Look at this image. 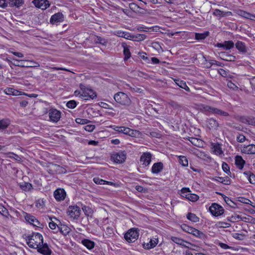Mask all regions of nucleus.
Masks as SVG:
<instances>
[{
    "mask_svg": "<svg viewBox=\"0 0 255 255\" xmlns=\"http://www.w3.org/2000/svg\"><path fill=\"white\" fill-rule=\"evenodd\" d=\"M26 243L29 247L36 249L43 244V238L41 234L38 233H32L26 237Z\"/></svg>",
    "mask_w": 255,
    "mask_h": 255,
    "instance_id": "obj_1",
    "label": "nucleus"
},
{
    "mask_svg": "<svg viewBox=\"0 0 255 255\" xmlns=\"http://www.w3.org/2000/svg\"><path fill=\"white\" fill-rule=\"evenodd\" d=\"M114 98L117 103L124 106H129L131 102L128 96L123 92H119L116 93L114 95Z\"/></svg>",
    "mask_w": 255,
    "mask_h": 255,
    "instance_id": "obj_2",
    "label": "nucleus"
},
{
    "mask_svg": "<svg viewBox=\"0 0 255 255\" xmlns=\"http://www.w3.org/2000/svg\"><path fill=\"white\" fill-rule=\"evenodd\" d=\"M139 236L138 230L137 229H129L124 236L125 240L128 243L134 242Z\"/></svg>",
    "mask_w": 255,
    "mask_h": 255,
    "instance_id": "obj_3",
    "label": "nucleus"
},
{
    "mask_svg": "<svg viewBox=\"0 0 255 255\" xmlns=\"http://www.w3.org/2000/svg\"><path fill=\"white\" fill-rule=\"evenodd\" d=\"M202 110L204 112L209 113L212 114L221 115L224 117H228L229 116L228 113L226 112L208 105H204L203 107Z\"/></svg>",
    "mask_w": 255,
    "mask_h": 255,
    "instance_id": "obj_4",
    "label": "nucleus"
},
{
    "mask_svg": "<svg viewBox=\"0 0 255 255\" xmlns=\"http://www.w3.org/2000/svg\"><path fill=\"white\" fill-rule=\"evenodd\" d=\"M66 171L65 168L56 164L52 163L48 166L47 172L52 175L65 173Z\"/></svg>",
    "mask_w": 255,
    "mask_h": 255,
    "instance_id": "obj_5",
    "label": "nucleus"
},
{
    "mask_svg": "<svg viewBox=\"0 0 255 255\" xmlns=\"http://www.w3.org/2000/svg\"><path fill=\"white\" fill-rule=\"evenodd\" d=\"M180 191L181 196L189 201L195 202L199 199V197L196 194L191 193V191L188 188L184 187Z\"/></svg>",
    "mask_w": 255,
    "mask_h": 255,
    "instance_id": "obj_6",
    "label": "nucleus"
},
{
    "mask_svg": "<svg viewBox=\"0 0 255 255\" xmlns=\"http://www.w3.org/2000/svg\"><path fill=\"white\" fill-rule=\"evenodd\" d=\"M209 210L211 214L215 216L218 217L222 215L224 212V209L222 206L217 203H212L209 207Z\"/></svg>",
    "mask_w": 255,
    "mask_h": 255,
    "instance_id": "obj_7",
    "label": "nucleus"
},
{
    "mask_svg": "<svg viewBox=\"0 0 255 255\" xmlns=\"http://www.w3.org/2000/svg\"><path fill=\"white\" fill-rule=\"evenodd\" d=\"M67 214L73 219H78L81 214L80 208L77 206H70L67 209Z\"/></svg>",
    "mask_w": 255,
    "mask_h": 255,
    "instance_id": "obj_8",
    "label": "nucleus"
},
{
    "mask_svg": "<svg viewBox=\"0 0 255 255\" xmlns=\"http://www.w3.org/2000/svg\"><path fill=\"white\" fill-rule=\"evenodd\" d=\"M127 158L126 151H123L114 153L111 156V159L117 163H122L125 161Z\"/></svg>",
    "mask_w": 255,
    "mask_h": 255,
    "instance_id": "obj_9",
    "label": "nucleus"
},
{
    "mask_svg": "<svg viewBox=\"0 0 255 255\" xmlns=\"http://www.w3.org/2000/svg\"><path fill=\"white\" fill-rule=\"evenodd\" d=\"M80 97L86 100L89 99H94L97 97V94L91 89H85L84 92L80 95Z\"/></svg>",
    "mask_w": 255,
    "mask_h": 255,
    "instance_id": "obj_10",
    "label": "nucleus"
},
{
    "mask_svg": "<svg viewBox=\"0 0 255 255\" xmlns=\"http://www.w3.org/2000/svg\"><path fill=\"white\" fill-rule=\"evenodd\" d=\"M48 114L51 121L57 123L60 120L61 112L55 109H50L48 112Z\"/></svg>",
    "mask_w": 255,
    "mask_h": 255,
    "instance_id": "obj_11",
    "label": "nucleus"
},
{
    "mask_svg": "<svg viewBox=\"0 0 255 255\" xmlns=\"http://www.w3.org/2000/svg\"><path fill=\"white\" fill-rule=\"evenodd\" d=\"M12 59L16 62L13 63L9 60H7V61H8L9 64H12V65L15 66L28 68V67H38L40 66L39 63H38L37 62H36L34 61H31L30 62L32 63L33 64H34L35 65H30L18 64V62L19 61H26V60H18L15 58H12Z\"/></svg>",
    "mask_w": 255,
    "mask_h": 255,
    "instance_id": "obj_12",
    "label": "nucleus"
},
{
    "mask_svg": "<svg viewBox=\"0 0 255 255\" xmlns=\"http://www.w3.org/2000/svg\"><path fill=\"white\" fill-rule=\"evenodd\" d=\"M24 217L25 220L33 226L40 227L39 225L42 226V225L40 224L39 221L36 219L35 217L31 215L30 214L25 213Z\"/></svg>",
    "mask_w": 255,
    "mask_h": 255,
    "instance_id": "obj_13",
    "label": "nucleus"
},
{
    "mask_svg": "<svg viewBox=\"0 0 255 255\" xmlns=\"http://www.w3.org/2000/svg\"><path fill=\"white\" fill-rule=\"evenodd\" d=\"M235 44L231 40L225 41L223 43H217L215 46L219 48H222L226 50H230L234 47Z\"/></svg>",
    "mask_w": 255,
    "mask_h": 255,
    "instance_id": "obj_14",
    "label": "nucleus"
},
{
    "mask_svg": "<svg viewBox=\"0 0 255 255\" xmlns=\"http://www.w3.org/2000/svg\"><path fill=\"white\" fill-rule=\"evenodd\" d=\"M33 3L36 7L42 9H45L50 6L47 0H33Z\"/></svg>",
    "mask_w": 255,
    "mask_h": 255,
    "instance_id": "obj_15",
    "label": "nucleus"
},
{
    "mask_svg": "<svg viewBox=\"0 0 255 255\" xmlns=\"http://www.w3.org/2000/svg\"><path fill=\"white\" fill-rule=\"evenodd\" d=\"M64 20V15L61 12H57L52 15L50 18V22L54 24Z\"/></svg>",
    "mask_w": 255,
    "mask_h": 255,
    "instance_id": "obj_16",
    "label": "nucleus"
},
{
    "mask_svg": "<svg viewBox=\"0 0 255 255\" xmlns=\"http://www.w3.org/2000/svg\"><path fill=\"white\" fill-rule=\"evenodd\" d=\"M37 249L38 252L44 255H51L52 253L47 243L41 244Z\"/></svg>",
    "mask_w": 255,
    "mask_h": 255,
    "instance_id": "obj_17",
    "label": "nucleus"
},
{
    "mask_svg": "<svg viewBox=\"0 0 255 255\" xmlns=\"http://www.w3.org/2000/svg\"><path fill=\"white\" fill-rule=\"evenodd\" d=\"M54 196L57 201L63 200L66 196V192L63 189H57L54 192Z\"/></svg>",
    "mask_w": 255,
    "mask_h": 255,
    "instance_id": "obj_18",
    "label": "nucleus"
},
{
    "mask_svg": "<svg viewBox=\"0 0 255 255\" xmlns=\"http://www.w3.org/2000/svg\"><path fill=\"white\" fill-rule=\"evenodd\" d=\"M206 125L210 129H217L219 126L218 122L213 118L207 119L206 120Z\"/></svg>",
    "mask_w": 255,
    "mask_h": 255,
    "instance_id": "obj_19",
    "label": "nucleus"
},
{
    "mask_svg": "<svg viewBox=\"0 0 255 255\" xmlns=\"http://www.w3.org/2000/svg\"><path fill=\"white\" fill-rule=\"evenodd\" d=\"M151 154L149 152L143 153L140 157V161L145 166L148 165L151 162Z\"/></svg>",
    "mask_w": 255,
    "mask_h": 255,
    "instance_id": "obj_20",
    "label": "nucleus"
},
{
    "mask_svg": "<svg viewBox=\"0 0 255 255\" xmlns=\"http://www.w3.org/2000/svg\"><path fill=\"white\" fill-rule=\"evenodd\" d=\"M220 58L224 61H235L236 57L233 55L229 54L226 52H221L219 53Z\"/></svg>",
    "mask_w": 255,
    "mask_h": 255,
    "instance_id": "obj_21",
    "label": "nucleus"
},
{
    "mask_svg": "<svg viewBox=\"0 0 255 255\" xmlns=\"http://www.w3.org/2000/svg\"><path fill=\"white\" fill-rule=\"evenodd\" d=\"M163 168V164L161 162H156L153 164L151 168V172L154 174H158L160 172Z\"/></svg>",
    "mask_w": 255,
    "mask_h": 255,
    "instance_id": "obj_22",
    "label": "nucleus"
},
{
    "mask_svg": "<svg viewBox=\"0 0 255 255\" xmlns=\"http://www.w3.org/2000/svg\"><path fill=\"white\" fill-rule=\"evenodd\" d=\"M241 151L243 153L246 154H255V144H250L246 146L243 147Z\"/></svg>",
    "mask_w": 255,
    "mask_h": 255,
    "instance_id": "obj_23",
    "label": "nucleus"
},
{
    "mask_svg": "<svg viewBox=\"0 0 255 255\" xmlns=\"http://www.w3.org/2000/svg\"><path fill=\"white\" fill-rule=\"evenodd\" d=\"M158 240L157 238H154L150 239V241L147 243H144L143 244V247L145 249L149 250L154 248L158 244Z\"/></svg>",
    "mask_w": 255,
    "mask_h": 255,
    "instance_id": "obj_24",
    "label": "nucleus"
},
{
    "mask_svg": "<svg viewBox=\"0 0 255 255\" xmlns=\"http://www.w3.org/2000/svg\"><path fill=\"white\" fill-rule=\"evenodd\" d=\"M238 14L243 17L255 21V15L249 13L243 10L238 11Z\"/></svg>",
    "mask_w": 255,
    "mask_h": 255,
    "instance_id": "obj_25",
    "label": "nucleus"
},
{
    "mask_svg": "<svg viewBox=\"0 0 255 255\" xmlns=\"http://www.w3.org/2000/svg\"><path fill=\"white\" fill-rule=\"evenodd\" d=\"M213 180L223 183L225 185H230L231 184V179L228 177H215L213 179Z\"/></svg>",
    "mask_w": 255,
    "mask_h": 255,
    "instance_id": "obj_26",
    "label": "nucleus"
},
{
    "mask_svg": "<svg viewBox=\"0 0 255 255\" xmlns=\"http://www.w3.org/2000/svg\"><path fill=\"white\" fill-rule=\"evenodd\" d=\"M236 48L241 53H245L247 52V47L245 43L238 41L235 44Z\"/></svg>",
    "mask_w": 255,
    "mask_h": 255,
    "instance_id": "obj_27",
    "label": "nucleus"
},
{
    "mask_svg": "<svg viewBox=\"0 0 255 255\" xmlns=\"http://www.w3.org/2000/svg\"><path fill=\"white\" fill-rule=\"evenodd\" d=\"M245 161L243 159L242 157L240 155H237L235 157V164L240 169L243 168Z\"/></svg>",
    "mask_w": 255,
    "mask_h": 255,
    "instance_id": "obj_28",
    "label": "nucleus"
},
{
    "mask_svg": "<svg viewBox=\"0 0 255 255\" xmlns=\"http://www.w3.org/2000/svg\"><path fill=\"white\" fill-rule=\"evenodd\" d=\"M175 83L181 88H182L185 90L187 92H190V88L187 85L186 82L183 80H180L179 79H174V80Z\"/></svg>",
    "mask_w": 255,
    "mask_h": 255,
    "instance_id": "obj_29",
    "label": "nucleus"
},
{
    "mask_svg": "<svg viewBox=\"0 0 255 255\" xmlns=\"http://www.w3.org/2000/svg\"><path fill=\"white\" fill-rule=\"evenodd\" d=\"M82 244L89 250L93 249L95 246V243L88 239L83 240Z\"/></svg>",
    "mask_w": 255,
    "mask_h": 255,
    "instance_id": "obj_30",
    "label": "nucleus"
},
{
    "mask_svg": "<svg viewBox=\"0 0 255 255\" xmlns=\"http://www.w3.org/2000/svg\"><path fill=\"white\" fill-rule=\"evenodd\" d=\"M82 209L87 217H90V218H92V215L93 214V210L91 207L84 205L82 206Z\"/></svg>",
    "mask_w": 255,
    "mask_h": 255,
    "instance_id": "obj_31",
    "label": "nucleus"
},
{
    "mask_svg": "<svg viewBox=\"0 0 255 255\" xmlns=\"http://www.w3.org/2000/svg\"><path fill=\"white\" fill-rule=\"evenodd\" d=\"M114 130L119 132L123 133L125 134L128 133V131L129 130V128L125 127H118V126H111Z\"/></svg>",
    "mask_w": 255,
    "mask_h": 255,
    "instance_id": "obj_32",
    "label": "nucleus"
},
{
    "mask_svg": "<svg viewBox=\"0 0 255 255\" xmlns=\"http://www.w3.org/2000/svg\"><path fill=\"white\" fill-rule=\"evenodd\" d=\"M213 152L217 155H221L223 153L222 148L219 143H216L212 144Z\"/></svg>",
    "mask_w": 255,
    "mask_h": 255,
    "instance_id": "obj_33",
    "label": "nucleus"
},
{
    "mask_svg": "<svg viewBox=\"0 0 255 255\" xmlns=\"http://www.w3.org/2000/svg\"><path fill=\"white\" fill-rule=\"evenodd\" d=\"M58 228L60 233L64 236L68 235L70 231V229L65 225H61L60 226H58Z\"/></svg>",
    "mask_w": 255,
    "mask_h": 255,
    "instance_id": "obj_34",
    "label": "nucleus"
},
{
    "mask_svg": "<svg viewBox=\"0 0 255 255\" xmlns=\"http://www.w3.org/2000/svg\"><path fill=\"white\" fill-rule=\"evenodd\" d=\"M244 174L247 175L249 182L252 184H255V175L250 171H245Z\"/></svg>",
    "mask_w": 255,
    "mask_h": 255,
    "instance_id": "obj_35",
    "label": "nucleus"
},
{
    "mask_svg": "<svg viewBox=\"0 0 255 255\" xmlns=\"http://www.w3.org/2000/svg\"><path fill=\"white\" fill-rule=\"evenodd\" d=\"M192 235L200 239H204L206 238V235L204 233L195 228H194Z\"/></svg>",
    "mask_w": 255,
    "mask_h": 255,
    "instance_id": "obj_36",
    "label": "nucleus"
},
{
    "mask_svg": "<svg viewBox=\"0 0 255 255\" xmlns=\"http://www.w3.org/2000/svg\"><path fill=\"white\" fill-rule=\"evenodd\" d=\"M209 35L208 31H205L202 33H195V38L196 40H203L205 39Z\"/></svg>",
    "mask_w": 255,
    "mask_h": 255,
    "instance_id": "obj_37",
    "label": "nucleus"
},
{
    "mask_svg": "<svg viewBox=\"0 0 255 255\" xmlns=\"http://www.w3.org/2000/svg\"><path fill=\"white\" fill-rule=\"evenodd\" d=\"M4 92L6 94L10 95L16 96L21 95L20 94H19L20 92L11 88H7L5 89Z\"/></svg>",
    "mask_w": 255,
    "mask_h": 255,
    "instance_id": "obj_38",
    "label": "nucleus"
},
{
    "mask_svg": "<svg viewBox=\"0 0 255 255\" xmlns=\"http://www.w3.org/2000/svg\"><path fill=\"white\" fill-rule=\"evenodd\" d=\"M23 3V0H9L8 3L10 6L19 7Z\"/></svg>",
    "mask_w": 255,
    "mask_h": 255,
    "instance_id": "obj_39",
    "label": "nucleus"
},
{
    "mask_svg": "<svg viewBox=\"0 0 255 255\" xmlns=\"http://www.w3.org/2000/svg\"><path fill=\"white\" fill-rule=\"evenodd\" d=\"M187 218L192 222L196 223L199 221V218L194 214L188 213Z\"/></svg>",
    "mask_w": 255,
    "mask_h": 255,
    "instance_id": "obj_40",
    "label": "nucleus"
},
{
    "mask_svg": "<svg viewBox=\"0 0 255 255\" xmlns=\"http://www.w3.org/2000/svg\"><path fill=\"white\" fill-rule=\"evenodd\" d=\"M223 196H224L223 198L224 199V201L226 202V203L231 207L233 208H236L237 207V204L236 203L233 202L230 198L222 194Z\"/></svg>",
    "mask_w": 255,
    "mask_h": 255,
    "instance_id": "obj_41",
    "label": "nucleus"
},
{
    "mask_svg": "<svg viewBox=\"0 0 255 255\" xmlns=\"http://www.w3.org/2000/svg\"><path fill=\"white\" fill-rule=\"evenodd\" d=\"M181 228L182 229V230L183 231H184L187 233L190 234H192V232H193L194 229V228L190 227V226L187 225L186 224L181 225Z\"/></svg>",
    "mask_w": 255,
    "mask_h": 255,
    "instance_id": "obj_42",
    "label": "nucleus"
},
{
    "mask_svg": "<svg viewBox=\"0 0 255 255\" xmlns=\"http://www.w3.org/2000/svg\"><path fill=\"white\" fill-rule=\"evenodd\" d=\"M20 188L24 191H29L32 188V185L28 182H24L20 185Z\"/></svg>",
    "mask_w": 255,
    "mask_h": 255,
    "instance_id": "obj_43",
    "label": "nucleus"
},
{
    "mask_svg": "<svg viewBox=\"0 0 255 255\" xmlns=\"http://www.w3.org/2000/svg\"><path fill=\"white\" fill-rule=\"evenodd\" d=\"M94 42L96 43H99L104 46L106 45L107 44V40L100 36H96Z\"/></svg>",
    "mask_w": 255,
    "mask_h": 255,
    "instance_id": "obj_44",
    "label": "nucleus"
},
{
    "mask_svg": "<svg viewBox=\"0 0 255 255\" xmlns=\"http://www.w3.org/2000/svg\"><path fill=\"white\" fill-rule=\"evenodd\" d=\"M178 158L179 163L181 164L183 166L186 167L188 166V161L186 156L181 155L179 156Z\"/></svg>",
    "mask_w": 255,
    "mask_h": 255,
    "instance_id": "obj_45",
    "label": "nucleus"
},
{
    "mask_svg": "<svg viewBox=\"0 0 255 255\" xmlns=\"http://www.w3.org/2000/svg\"><path fill=\"white\" fill-rule=\"evenodd\" d=\"M216 65L219 67H223L224 64L215 60H210V66H206L207 68H210L212 66Z\"/></svg>",
    "mask_w": 255,
    "mask_h": 255,
    "instance_id": "obj_46",
    "label": "nucleus"
},
{
    "mask_svg": "<svg viewBox=\"0 0 255 255\" xmlns=\"http://www.w3.org/2000/svg\"><path fill=\"white\" fill-rule=\"evenodd\" d=\"M241 221H244L247 223H250L255 224V218H253L251 216H248L247 217H243L241 218Z\"/></svg>",
    "mask_w": 255,
    "mask_h": 255,
    "instance_id": "obj_47",
    "label": "nucleus"
},
{
    "mask_svg": "<svg viewBox=\"0 0 255 255\" xmlns=\"http://www.w3.org/2000/svg\"><path fill=\"white\" fill-rule=\"evenodd\" d=\"M124 60H127L130 57V52L128 47L124 46Z\"/></svg>",
    "mask_w": 255,
    "mask_h": 255,
    "instance_id": "obj_48",
    "label": "nucleus"
},
{
    "mask_svg": "<svg viewBox=\"0 0 255 255\" xmlns=\"http://www.w3.org/2000/svg\"><path fill=\"white\" fill-rule=\"evenodd\" d=\"M222 169L223 171L226 173L228 175H230L231 174V172L230 170V167L229 165L224 162L222 164Z\"/></svg>",
    "mask_w": 255,
    "mask_h": 255,
    "instance_id": "obj_49",
    "label": "nucleus"
},
{
    "mask_svg": "<svg viewBox=\"0 0 255 255\" xmlns=\"http://www.w3.org/2000/svg\"><path fill=\"white\" fill-rule=\"evenodd\" d=\"M131 38H135L137 41L143 40L146 38V36L145 34H137L135 35H132L130 36Z\"/></svg>",
    "mask_w": 255,
    "mask_h": 255,
    "instance_id": "obj_50",
    "label": "nucleus"
},
{
    "mask_svg": "<svg viewBox=\"0 0 255 255\" xmlns=\"http://www.w3.org/2000/svg\"><path fill=\"white\" fill-rule=\"evenodd\" d=\"M77 124L81 125L87 124L90 122V121L86 119L77 118L75 120Z\"/></svg>",
    "mask_w": 255,
    "mask_h": 255,
    "instance_id": "obj_51",
    "label": "nucleus"
},
{
    "mask_svg": "<svg viewBox=\"0 0 255 255\" xmlns=\"http://www.w3.org/2000/svg\"><path fill=\"white\" fill-rule=\"evenodd\" d=\"M171 240L174 243H175L179 245H181V243L184 242L183 239L178 238V237H171Z\"/></svg>",
    "mask_w": 255,
    "mask_h": 255,
    "instance_id": "obj_52",
    "label": "nucleus"
},
{
    "mask_svg": "<svg viewBox=\"0 0 255 255\" xmlns=\"http://www.w3.org/2000/svg\"><path fill=\"white\" fill-rule=\"evenodd\" d=\"M66 106L68 108L74 109L77 106V102L74 100H71L67 103Z\"/></svg>",
    "mask_w": 255,
    "mask_h": 255,
    "instance_id": "obj_53",
    "label": "nucleus"
},
{
    "mask_svg": "<svg viewBox=\"0 0 255 255\" xmlns=\"http://www.w3.org/2000/svg\"><path fill=\"white\" fill-rule=\"evenodd\" d=\"M233 237L237 240L241 241L244 239L245 236L243 234L234 233L233 234Z\"/></svg>",
    "mask_w": 255,
    "mask_h": 255,
    "instance_id": "obj_54",
    "label": "nucleus"
},
{
    "mask_svg": "<svg viewBox=\"0 0 255 255\" xmlns=\"http://www.w3.org/2000/svg\"><path fill=\"white\" fill-rule=\"evenodd\" d=\"M93 181L97 184L103 185L105 184L106 180L97 177L93 178Z\"/></svg>",
    "mask_w": 255,
    "mask_h": 255,
    "instance_id": "obj_55",
    "label": "nucleus"
},
{
    "mask_svg": "<svg viewBox=\"0 0 255 255\" xmlns=\"http://www.w3.org/2000/svg\"><path fill=\"white\" fill-rule=\"evenodd\" d=\"M19 99V98H16L15 100L16 101L19 102L20 107L25 108L28 103V101L25 100L20 101Z\"/></svg>",
    "mask_w": 255,
    "mask_h": 255,
    "instance_id": "obj_56",
    "label": "nucleus"
},
{
    "mask_svg": "<svg viewBox=\"0 0 255 255\" xmlns=\"http://www.w3.org/2000/svg\"><path fill=\"white\" fill-rule=\"evenodd\" d=\"M9 125V124L5 121L2 120L0 121V130L6 128Z\"/></svg>",
    "mask_w": 255,
    "mask_h": 255,
    "instance_id": "obj_57",
    "label": "nucleus"
},
{
    "mask_svg": "<svg viewBox=\"0 0 255 255\" xmlns=\"http://www.w3.org/2000/svg\"><path fill=\"white\" fill-rule=\"evenodd\" d=\"M213 14L216 16H224L226 15V13L220 9H216L213 12Z\"/></svg>",
    "mask_w": 255,
    "mask_h": 255,
    "instance_id": "obj_58",
    "label": "nucleus"
},
{
    "mask_svg": "<svg viewBox=\"0 0 255 255\" xmlns=\"http://www.w3.org/2000/svg\"><path fill=\"white\" fill-rule=\"evenodd\" d=\"M0 213L5 217L8 215V211L6 208L1 205H0Z\"/></svg>",
    "mask_w": 255,
    "mask_h": 255,
    "instance_id": "obj_59",
    "label": "nucleus"
},
{
    "mask_svg": "<svg viewBox=\"0 0 255 255\" xmlns=\"http://www.w3.org/2000/svg\"><path fill=\"white\" fill-rule=\"evenodd\" d=\"M127 85L128 87H129V89L131 91L137 92V93H141L143 91V90L141 89H140L139 88H138V87H136L135 86H134V87H132L129 86V85L128 84H127Z\"/></svg>",
    "mask_w": 255,
    "mask_h": 255,
    "instance_id": "obj_60",
    "label": "nucleus"
},
{
    "mask_svg": "<svg viewBox=\"0 0 255 255\" xmlns=\"http://www.w3.org/2000/svg\"><path fill=\"white\" fill-rule=\"evenodd\" d=\"M169 104L175 109H179L181 108V106L180 105L173 101H170L169 103Z\"/></svg>",
    "mask_w": 255,
    "mask_h": 255,
    "instance_id": "obj_61",
    "label": "nucleus"
},
{
    "mask_svg": "<svg viewBox=\"0 0 255 255\" xmlns=\"http://www.w3.org/2000/svg\"><path fill=\"white\" fill-rule=\"evenodd\" d=\"M10 155L9 156L10 158H14L15 160L20 161L21 160V158L16 154L13 152H10Z\"/></svg>",
    "mask_w": 255,
    "mask_h": 255,
    "instance_id": "obj_62",
    "label": "nucleus"
},
{
    "mask_svg": "<svg viewBox=\"0 0 255 255\" xmlns=\"http://www.w3.org/2000/svg\"><path fill=\"white\" fill-rule=\"evenodd\" d=\"M84 128L86 131L91 132L95 128V126L94 125H88L85 127Z\"/></svg>",
    "mask_w": 255,
    "mask_h": 255,
    "instance_id": "obj_63",
    "label": "nucleus"
},
{
    "mask_svg": "<svg viewBox=\"0 0 255 255\" xmlns=\"http://www.w3.org/2000/svg\"><path fill=\"white\" fill-rule=\"evenodd\" d=\"M239 201L246 204H251V203H252V202L249 199L245 198L244 197H239Z\"/></svg>",
    "mask_w": 255,
    "mask_h": 255,
    "instance_id": "obj_64",
    "label": "nucleus"
}]
</instances>
